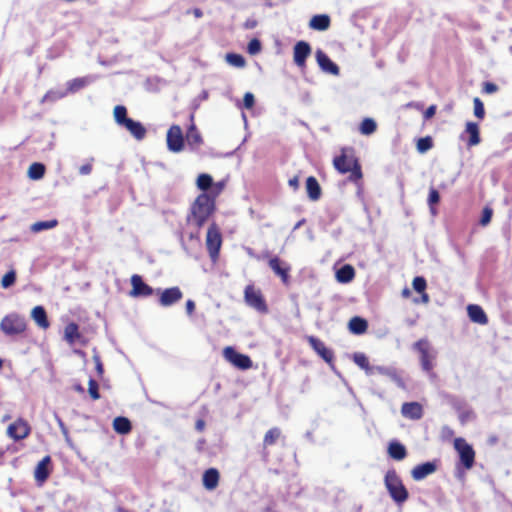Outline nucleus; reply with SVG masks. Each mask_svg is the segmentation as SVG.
Masks as SVG:
<instances>
[{"instance_id":"obj_1","label":"nucleus","mask_w":512,"mask_h":512,"mask_svg":"<svg viewBox=\"0 0 512 512\" xmlns=\"http://www.w3.org/2000/svg\"><path fill=\"white\" fill-rule=\"evenodd\" d=\"M215 209L214 197L206 193L200 194L191 207V215L188 221L196 228L202 227Z\"/></svg>"},{"instance_id":"obj_2","label":"nucleus","mask_w":512,"mask_h":512,"mask_svg":"<svg viewBox=\"0 0 512 512\" xmlns=\"http://www.w3.org/2000/svg\"><path fill=\"white\" fill-rule=\"evenodd\" d=\"M114 119L117 125L125 128L136 140L141 141L146 136V128L139 121H135L127 116V109L123 105H117L114 108Z\"/></svg>"},{"instance_id":"obj_3","label":"nucleus","mask_w":512,"mask_h":512,"mask_svg":"<svg viewBox=\"0 0 512 512\" xmlns=\"http://www.w3.org/2000/svg\"><path fill=\"white\" fill-rule=\"evenodd\" d=\"M384 483L389 495L394 500V502L397 504H402L408 499L409 493L405 488L401 478L398 476L394 469L388 470L386 472Z\"/></svg>"},{"instance_id":"obj_4","label":"nucleus","mask_w":512,"mask_h":512,"mask_svg":"<svg viewBox=\"0 0 512 512\" xmlns=\"http://www.w3.org/2000/svg\"><path fill=\"white\" fill-rule=\"evenodd\" d=\"M413 349L420 354V364L424 372L432 374L437 352L426 339H420L413 344Z\"/></svg>"},{"instance_id":"obj_5","label":"nucleus","mask_w":512,"mask_h":512,"mask_svg":"<svg viewBox=\"0 0 512 512\" xmlns=\"http://www.w3.org/2000/svg\"><path fill=\"white\" fill-rule=\"evenodd\" d=\"M0 329L10 337L20 335L26 330V319L17 313L8 314L1 320Z\"/></svg>"},{"instance_id":"obj_6","label":"nucleus","mask_w":512,"mask_h":512,"mask_svg":"<svg viewBox=\"0 0 512 512\" xmlns=\"http://www.w3.org/2000/svg\"><path fill=\"white\" fill-rule=\"evenodd\" d=\"M454 447L458 452L460 461L465 469H471L475 460V452L472 446L469 445L465 439L456 438L454 441Z\"/></svg>"},{"instance_id":"obj_7","label":"nucleus","mask_w":512,"mask_h":512,"mask_svg":"<svg viewBox=\"0 0 512 512\" xmlns=\"http://www.w3.org/2000/svg\"><path fill=\"white\" fill-rule=\"evenodd\" d=\"M245 302L248 306L257 310L260 313H267L268 307L267 304L260 292V290L255 289L252 285H248L244 291Z\"/></svg>"},{"instance_id":"obj_8","label":"nucleus","mask_w":512,"mask_h":512,"mask_svg":"<svg viewBox=\"0 0 512 512\" xmlns=\"http://www.w3.org/2000/svg\"><path fill=\"white\" fill-rule=\"evenodd\" d=\"M185 138L179 125H172L166 135L167 148L170 152L179 153L184 148Z\"/></svg>"},{"instance_id":"obj_9","label":"nucleus","mask_w":512,"mask_h":512,"mask_svg":"<svg viewBox=\"0 0 512 512\" xmlns=\"http://www.w3.org/2000/svg\"><path fill=\"white\" fill-rule=\"evenodd\" d=\"M222 244L221 234L213 224L209 227L206 237V246L209 256L215 261L219 256V251Z\"/></svg>"},{"instance_id":"obj_10","label":"nucleus","mask_w":512,"mask_h":512,"mask_svg":"<svg viewBox=\"0 0 512 512\" xmlns=\"http://www.w3.org/2000/svg\"><path fill=\"white\" fill-rule=\"evenodd\" d=\"M223 355L227 361L239 369L246 370L252 367L250 357L237 352L233 347H226L223 351Z\"/></svg>"},{"instance_id":"obj_11","label":"nucleus","mask_w":512,"mask_h":512,"mask_svg":"<svg viewBox=\"0 0 512 512\" xmlns=\"http://www.w3.org/2000/svg\"><path fill=\"white\" fill-rule=\"evenodd\" d=\"M311 46L306 41H298L293 47V60L297 67L304 68L311 54Z\"/></svg>"},{"instance_id":"obj_12","label":"nucleus","mask_w":512,"mask_h":512,"mask_svg":"<svg viewBox=\"0 0 512 512\" xmlns=\"http://www.w3.org/2000/svg\"><path fill=\"white\" fill-rule=\"evenodd\" d=\"M131 285L132 290L129 293L131 297H148L154 293V289L147 285L138 274H134L131 277Z\"/></svg>"},{"instance_id":"obj_13","label":"nucleus","mask_w":512,"mask_h":512,"mask_svg":"<svg viewBox=\"0 0 512 512\" xmlns=\"http://www.w3.org/2000/svg\"><path fill=\"white\" fill-rule=\"evenodd\" d=\"M30 433V426L28 423L19 418L14 423L10 424L7 428V434L15 441L25 439Z\"/></svg>"},{"instance_id":"obj_14","label":"nucleus","mask_w":512,"mask_h":512,"mask_svg":"<svg viewBox=\"0 0 512 512\" xmlns=\"http://www.w3.org/2000/svg\"><path fill=\"white\" fill-rule=\"evenodd\" d=\"M157 292L160 293L159 303L163 307H169L173 304L180 301L183 297V293L179 287H171L167 288L163 291L157 289Z\"/></svg>"},{"instance_id":"obj_15","label":"nucleus","mask_w":512,"mask_h":512,"mask_svg":"<svg viewBox=\"0 0 512 512\" xmlns=\"http://www.w3.org/2000/svg\"><path fill=\"white\" fill-rule=\"evenodd\" d=\"M315 57L320 69L323 72L335 76L339 75L340 69L338 65L334 63L325 52L319 49L316 51Z\"/></svg>"},{"instance_id":"obj_16","label":"nucleus","mask_w":512,"mask_h":512,"mask_svg":"<svg viewBox=\"0 0 512 512\" xmlns=\"http://www.w3.org/2000/svg\"><path fill=\"white\" fill-rule=\"evenodd\" d=\"M375 374L387 376L398 387H404V381L394 366L373 365L372 376Z\"/></svg>"},{"instance_id":"obj_17","label":"nucleus","mask_w":512,"mask_h":512,"mask_svg":"<svg viewBox=\"0 0 512 512\" xmlns=\"http://www.w3.org/2000/svg\"><path fill=\"white\" fill-rule=\"evenodd\" d=\"M437 470V461H427L415 466L411 475L415 481H421Z\"/></svg>"},{"instance_id":"obj_18","label":"nucleus","mask_w":512,"mask_h":512,"mask_svg":"<svg viewBox=\"0 0 512 512\" xmlns=\"http://www.w3.org/2000/svg\"><path fill=\"white\" fill-rule=\"evenodd\" d=\"M269 267L281 278L284 284L289 283L290 266L286 262L275 256L269 260Z\"/></svg>"},{"instance_id":"obj_19","label":"nucleus","mask_w":512,"mask_h":512,"mask_svg":"<svg viewBox=\"0 0 512 512\" xmlns=\"http://www.w3.org/2000/svg\"><path fill=\"white\" fill-rule=\"evenodd\" d=\"M308 342L313 350L327 363L333 361V352L325 344L314 336L308 338Z\"/></svg>"},{"instance_id":"obj_20","label":"nucleus","mask_w":512,"mask_h":512,"mask_svg":"<svg viewBox=\"0 0 512 512\" xmlns=\"http://www.w3.org/2000/svg\"><path fill=\"white\" fill-rule=\"evenodd\" d=\"M403 417L411 420H419L423 416V407L418 402H406L401 407Z\"/></svg>"},{"instance_id":"obj_21","label":"nucleus","mask_w":512,"mask_h":512,"mask_svg":"<svg viewBox=\"0 0 512 512\" xmlns=\"http://www.w3.org/2000/svg\"><path fill=\"white\" fill-rule=\"evenodd\" d=\"M453 407L458 412L459 420L462 425L474 420L475 414L473 410L469 408L464 401L455 400L453 402Z\"/></svg>"},{"instance_id":"obj_22","label":"nucleus","mask_w":512,"mask_h":512,"mask_svg":"<svg viewBox=\"0 0 512 512\" xmlns=\"http://www.w3.org/2000/svg\"><path fill=\"white\" fill-rule=\"evenodd\" d=\"M50 456H45L36 466L34 477L39 484L44 483L50 475Z\"/></svg>"},{"instance_id":"obj_23","label":"nucleus","mask_w":512,"mask_h":512,"mask_svg":"<svg viewBox=\"0 0 512 512\" xmlns=\"http://www.w3.org/2000/svg\"><path fill=\"white\" fill-rule=\"evenodd\" d=\"M185 140L192 151H196L203 144V139L200 132L197 130L194 123H192L185 136Z\"/></svg>"},{"instance_id":"obj_24","label":"nucleus","mask_w":512,"mask_h":512,"mask_svg":"<svg viewBox=\"0 0 512 512\" xmlns=\"http://www.w3.org/2000/svg\"><path fill=\"white\" fill-rule=\"evenodd\" d=\"M467 312L470 320L474 323L485 325L488 323L487 315L481 306L476 304H469L467 306Z\"/></svg>"},{"instance_id":"obj_25","label":"nucleus","mask_w":512,"mask_h":512,"mask_svg":"<svg viewBox=\"0 0 512 512\" xmlns=\"http://www.w3.org/2000/svg\"><path fill=\"white\" fill-rule=\"evenodd\" d=\"M330 17L327 14L314 15L309 21V27L316 31H325L330 27Z\"/></svg>"},{"instance_id":"obj_26","label":"nucleus","mask_w":512,"mask_h":512,"mask_svg":"<svg viewBox=\"0 0 512 512\" xmlns=\"http://www.w3.org/2000/svg\"><path fill=\"white\" fill-rule=\"evenodd\" d=\"M94 80H95V78L93 76L74 78L67 82L66 90H67L68 94L75 93V92L81 90L82 88L88 86L89 84H91Z\"/></svg>"},{"instance_id":"obj_27","label":"nucleus","mask_w":512,"mask_h":512,"mask_svg":"<svg viewBox=\"0 0 512 512\" xmlns=\"http://www.w3.org/2000/svg\"><path fill=\"white\" fill-rule=\"evenodd\" d=\"M354 277L355 270L350 264H345L336 271V280L339 283L347 284L351 282Z\"/></svg>"},{"instance_id":"obj_28","label":"nucleus","mask_w":512,"mask_h":512,"mask_svg":"<svg viewBox=\"0 0 512 512\" xmlns=\"http://www.w3.org/2000/svg\"><path fill=\"white\" fill-rule=\"evenodd\" d=\"M219 482V472L215 468L207 469L203 474V485L208 490H213Z\"/></svg>"},{"instance_id":"obj_29","label":"nucleus","mask_w":512,"mask_h":512,"mask_svg":"<svg viewBox=\"0 0 512 512\" xmlns=\"http://www.w3.org/2000/svg\"><path fill=\"white\" fill-rule=\"evenodd\" d=\"M31 317L42 329H47L50 325L47 318V313L42 306H35L31 311Z\"/></svg>"},{"instance_id":"obj_30","label":"nucleus","mask_w":512,"mask_h":512,"mask_svg":"<svg viewBox=\"0 0 512 512\" xmlns=\"http://www.w3.org/2000/svg\"><path fill=\"white\" fill-rule=\"evenodd\" d=\"M388 454L395 460H403L407 456L405 446L398 441H391L388 446Z\"/></svg>"},{"instance_id":"obj_31","label":"nucleus","mask_w":512,"mask_h":512,"mask_svg":"<svg viewBox=\"0 0 512 512\" xmlns=\"http://www.w3.org/2000/svg\"><path fill=\"white\" fill-rule=\"evenodd\" d=\"M306 191L308 194V197L312 201H316L321 196V188L317 181V179L313 176H309L306 180Z\"/></svg>"},{"instance_id":"obj_32","label":"nucleus","mask_w":512,"mask_h":512,"mask_svg":"<svg viewBox=\"0 0 512 512\" xmlns=\"http://www.w3.org/2000/svg\"><path fill=\"white\" fill-rule=\"evenodd\" d=\"M465 132L469 135L468 146H476L480 143V134L478 124L475 122H467Z\"/></svg>"},{"instance_id":"obj_33","label":"nucleus","mask_w":512,"mask_h":512,"mask_svg":"<svg viewBox=\"0 0 512 512\" xmlns=\"http://www.w3.org/2000/svg\"><path fill=\"white\" fill-rule=\"evenodd\" d=\"M81 338L79 326L75 322L69 323L64 330V339L70 344H75Z\"/></svg>"},{"instance_id":"obj_34","label":"nucleus","mask_w":512,"mask_h":512,"mask_svg":"<svg viewBox=\"0 0 512 512\" xmlns=\"http://www.w3.org/2000/svg\"><path fill=\"white\" fill-rule=\"evenodd\" d=\"M348 327L353 334L361 335L366 332L368 323L364 318L355 316L350 319Z\"/></svg>"},{"instance_id":"obj_35","label":"nucleus","mask_w":512,"mask_h":512,"mask_svg":"<svg viewBox=\"0 0 512 512\" xmlns=\"http://www.w3.org/2000/svg\"><path fill=\"white\" fill-rule=\"evenodd\" d=\"M354 161L352 159H348L345 155H340L334 158V167L337 171L342 174L350 172L351 168L354 167Z\"/></svg>"},{"instance_id":"obj_36","label":"nucleus","mask_w":512,"mask_h":512,"mask_svg":"<svg viewBox=\"0 0 512 512\" xmlns=\"http://www.w3.org/2000/svg\"><path fill=\"white\" fill-rule=\"evenodd\" d=\"M353 361L365 371L367 376H372L373 365L369 364L368 358L364 353L356 352L353 354Z\"/></svg>"},{"instance_id":"obj_37","label":"nucleus","mask_w":512,"mask_h":512,"mask_svg":"<svg viewBox=\"0 0 512 512\" xmlns=\"http://www.w3.org/2000/svg\"><path fill=\"white\" fill-rule=\"evenodd\" d=\"M113 428L117 433L124 435L131 431L132 425L128 418L119 416L114 419Z\"/></svg>"},{"instance_id":"obj_38","label":"nucleus","mask_w":512,"mask_h":512,"mask_svg":"<svg viewBox=\"0 0 512 512\" xmlns=\"http://www.w3.org/2000/svg\"><path fill=\"white\" fill-rule=\"evenodd\" d=\"M58 225V221L56 219H51L47 221H38L31 225L30 230L33 233H39L44 230L53 229Z\"/></svg>"},{"instance_id":"obj_39","label":"nucleus","mask_w":512,"mask_h":512,"mask_svg":"<svg viewBox=\"0 0 512 512\" xmlns=\"http://www.w3.org/2000/svg\"><path fill=\"white\" fill-rule=\"evenodd\" d=\"M66 95H68V92L67 90H62V89H52V90H49L44 96L43 98L41 99V103H45V102H55L59 99H62L64 98Z\"/></svg>"},{"instance_id":"obj_40","label":"nucleus","mask_w":512,"mask_h":512,"mask_svg":"<svg viewBox=\"0 0 512 512\" xmlns=\"http://www.w3.org/2000/svg\"><path fill=\"white\" fill-rule=\"evenodd\" d=\"M45 166L42 163H33L28 169V176L33 180H39L44 176Z\"/></svg>"},{"instance_id":"obj_41","label":"nucleus","mask_w":512,"mask_h":512,"mask_svg":"<svg viewBox=\"0 0 512 512\" xmlns=\"http://www.w3.org/2000/svg\"><path fill=\"white\" fill-rule=\"evenodd\" d=\"M377 129V124L372 118H365L359 127L360 133L363 135H371Z\"/></svg>"},{"instance_id":"obj_42","label":"nucleus","mask_w":512,"mask_h":512,"mask_svg":"<svg viewBox=\"0 0 512 512\" xmlns=\"http://www.w3.org/2000/svg\"><path fill=\"white\" fill-rule=\"evenodd\" d=\"M225 59L229 65L237 68H243L246 64L245 58L237 53H227Z\"/></svg>"},{"instance_id":"obj_43","label":"nucleus","mask_w":512,"mask_h":512,"mask_svg":"<svg viewBox=\"0 0 512 512\" xmlns=\"http://www.w3.org/2000/svg\"><path fill=\"white\" fill-rule=\"evenodd\" d=\"M196 184L198 189L206 192L212 187L213 179L209 174L202 173L198 176Z\"/></svg>"},{"instance_id":"obj_44","label":"nucleus","mask_w":512,"mask_h":512,"mask_svg":"<svg viewBox=\"0 0 512 512\" xmlns=\"http://www.w3.org/2000/svg\"><path fill=\"white\" fill-rule=\"evenodd\" d=\"M281 431L279 428L274 427L268 430L264 436L263 443L265 446L273 445L276 440L280 437Z\"/></svg>"},{"instance_id":"obj_45","label":"nucleus","mask_w":512,"mask_h":512,"mask_svg":"<svg viewBox=\"0 0 512 512\" xmlns=\"http://www.w3.org/2000/svg\"><path fill=\"white\" fill-rule=\"evenodd\" d=\"M16 282V272L15 270L8 271L1 279V286L4 289L10 288Z\"/></svg>"},{"instance_id":"obj_46","label":"nucleus","mask_w":512,"mask_h":512,"mask_svg":"<svg viewBox=\"0 0 512 512\" xmlns=\"http://www.w3.org/2000/svg\"><path fill=\"white\" fill-rule=\"evenodd\" d=\"M432 146H433V141H432V138L429 136L420 138L417 142V150L420 153L427 152L428 150H430L432 148Z\"/></svg>"},{"instance_id":"obj_47","label":"nucleus","mask_w":512,"mask_h":512,"mask_svg":"<svg viewBox=\"0 0 512 512\" xmlns=\"http://www.w3.org/2000/svg\"><path fill=\"white\" fill-rule=\"evenodd\" d=\"M473 104H474V115L479 119H483L485 116V109H484L483 102L478 97H476L473 100Z\"/></svg>"},{"instance_id":"obj_48","label":"nucleus","mask_w":512,"mask_h":512,"mask_svg":"<svg viewBox=\"0 0 512 512\" xmlns=\"http://www.w3.org/2000/svg\"><path fill=\"white\" fill-rule=\"evenodd\" d=\"M412 286L416 292L420 293L425 291L427 283L424 277L417 276L413 279Z\"/></svg>"},{"instance_id":"obj_49","label":"nucleus","mask_w":512,"mask_h":512,"mask_svg":"<svg viewBox=\"0 0 512 512\" xmlns=\"http://www.w3.org/2000/svg\"><path fill=\"white\" fill-rule=\"evenodd\" d=\"M261 47V42L257 38H254L248 43L247 51L251 55H256L261 51Z\"/></svg>"},{"instance_id":"obj_50","label":"nucleus","mask_w":512,"mask_h":512,"mask_svg":"<svg viewBox=\"0 0 512 512\" xmlns=\"http://www.w3.org/2000/svg\"><path fill=\"white\" fill-rule=\"evenodd\" d=\"M492 215H493L492 209L489 207H485L482 211V215L480 218V224L482 226L488 225L491 221Z\"/></svg>"},{"instance_id":"obj_51","label":"nucleus","mask_w":512,"mask_h":512,"mask_svg":"<svg viewBox=\"0 0 512 512\" xmlns=\"http://www.w3.org/2000/svg\"><path fill=\"white\" fill-rule=\"evenodd\" d=\"M88 384H89V394H90V396L94 400L99 399L100 398V394H99V391H98V383L96 382V380L90 378Z\"/></svg>"},{"instance_id":"obj_52","label":"nucleus","mask_w":512,"mask_h":512,"mask_svg":"<svg viewBox=\"0 0 512 512\" xmlns=\"http://www.w3.org/2000/svg\"><path fill=\"white\" fill-rule=\"evenodd\" d=\"M439 201H440V194H439V192L436 189L431 188L430 191H429V196H428V204H429V206H434Z\"/></svg>"},{"instance_id":"obj_53","label":"nucleus","mask_w":512,"mask_h":512,"mask_svg":"<svg viewBox=\"0 0 512 512\" xmlns=\"http://www.w3.org/2000/svg\"><path fill=\"white\" fill-rule=\"evenodd\" d=\"M254 104H255L254 95L251 92L245 93L244 98H243L244 108L251 109V108H253Z\"/></svg>"},{"instance_id":"obj_54","label":"nucleus","mask_w":512,"mask_h":512,"mask_svg":"<svg viewBox=\"0 0 512 512\" xmlns=\"http://www.w3.org/2000/svg\"><path fill=\"white\" fill-rule=\"evenodd\" d=\"M350 172H351L350 178L352 180H358L362 177L361 167L357 161H354V167L351 168Z\"/></svg>"},{"instance_id":"obj_55","label":"nucleus","mask_w":512,"mask_h":512,"mask_svg":"<svg viewBox=\"0 0 512 512\" xmlns=\"http://www.w3.org/2000/svg\"><path fill=\"white\" fill-rule=\"evenodd\" d=\"M498 91V86L492 82H485L483 84V92L487 94H493Z\"/></svg>"},{"instance_id":"obj_56","label":"nucleus","mask_w":512,"mask_h":512,"mask_svg":"<svg viewBox=\"0 0 512 512\" xmlns=\"http://www.w3.org/2000/svg\"><path fill=\"white\" fill-rule=\"evenodd\" d=\"M91 172H92V164L91 163L83 164L79 168L80 175L86 176V175H89Z\"/></svg>"},{"instance_id":"obj_57","label":"nucleus","mask_w":512,"mask_h":512,"mask_svg":"<svg viewBox=\"0 0 512 512\" xmlns=\"http://www.w3.org/2000/svg\"><path fill=\"white\" fill-rule=\"evenodd\" d=\"M224 186H225L224 181H219L217 183H213L211 188L213 190L214 195L215 196L218 195L224 189Z\"/></svg>"},{"instance_id":"obj_58","label":"nucleus","mask_w":512,"mask_h":512,"mask_svg":"<svg viewBox=\"0 0 512 512\" xmlns=\"http://www.w3.org/2000/svg\"><path fill=\"white\" fill-rule=\"evenodd\" d=\"M436 109H437V108H436V106H435V105H431V106H429V107L425 110V112H424V119H425V120H428V119L432 118V117L435 115V113H436Z\"/></svg>"},{"instance_id":"obj_59","label":"nucleus","mask_w":512,"mask_h":512,"mask_svg":"<svg viewBox=\"0 0 512 512\" xmlns=\"http://www.w3.org/2000/svg\"><path fill=\"white\" fill-rule=\"evenodd\" d=\"M93 358H94V361L96 364V370H97L98 374L102 375L103 374V365H102L100 357L95 355Z\"/></svg>"},{"instance_id":"obj_60","label":"nucleus","mask_w":512,"mask_h":512,"mask_svg":"<svg viewBox=\"0 0 512 512\" xmlns=\"http://www.w3.org/2000/svg\"><path fill=\"white\" fill-rule=\"evenodd\" d=\"M195 310V302L193 300H187L186 302V312L188 315H192Z\"/></svg>"},{"instance_id":"obj_61","label":"nucleus","mask_w":512,"mask_h":512,"mask_svg":"<svg viewBox=\"0 0 512 512\" xmlns=\"http://www.w3.org/2000/svg\"><path fill=\"white\" fill-rule=\"evenodd\" d=\"M257 26V21L254 19H247L244 23L246 29H253Z\"/></svg>"},{"instance_id":"obj_62","label":"nucleus","mask_w":512,"mask_h":512,"mask_svg":"<svg viewBox=\"0 0 512 512\" xmlns=\"http://www.w3.org/2000/svg\"><path fill=\"white\" fill-rule=\"evenodd\" d=\"M289 186L292 187L294 190H296L299 187V179L297 176L289 179L288 182Z\"/></svg>"},{"instance_id":"obj_63","label":"nucleus","mask_w":512,"mask_h":512,"mask_svg":"<svg viewBox=\"0 0 512 512\" xmlns=\"http://www.w3.org/2000/svg\"><path fill=\"white\" fill-rule=\"evenodd\" d=\"M205 427V422L204 420L202 419H199L196 421V425H195V428L198 430V431H202Z\"/></svg>"},{"instance_id":"obj_64","label":"nucleus","mask_w":512,"mask_h":512,"mask_svg":"<svg viewBox=\"0 0 512 512\" xmlns=\"http://www.w3.org/2000/svg\"><path fill=\"white\" fill-rule=\"evenodd\" d=\"M56 419H57V422H58L59 427L61 428L62 432H63L64 434H66V433H67V430H66V427H65V425H64V423H63V421H62V420H61V418H59L58 416H56Z\"/></svg>"}]
</instances>
